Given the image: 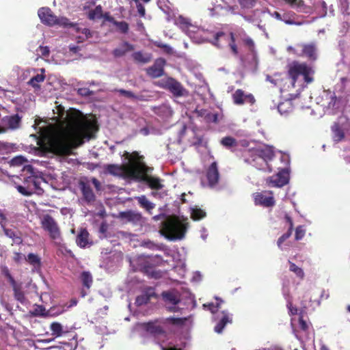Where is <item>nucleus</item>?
<instances>
[{
    "instance_id": "obj_35",
    "label": "nucleus",
    "mask_w": 350,
    "mask_h": 350,
    "mask_svg": "<svg viewBox=\"0 0 350 350\" xmlns=\"http://www.w3.org/2000/svg\"><path fill=\"white\" fill-rule=\"evenodd\" d=\"M297 323L299 324V327L301 329L306 331L308 327V325L306 323V321L304 320L303 317L301 316H295L291 318V325L293 327H295L297 325Z\"/></svg>"
},
{
    "instance_id": "obj_44",
    "label": "nucleus",
    "mask_w": 350,
    "mask_h": 350,
    "mask_svg": "<svg viewBox=\"0 0 350 350\" xmlns=\"http://www.w3.org/2000/svg\"><path fill=\"white\" fill-rule=\"evenodd\" d=\"M66 311L64 306H55L51 308L47 312L48 317H56Z\"/></svg>"
},
{
    "instance_id": "obj_30",
    "label": "nucleus",
    "mask_w": 350,
    "mask_h": 350,
    "mask_svg": "<svg viewBox=\"0 0 350 350\" xmlns=\"http://www.w3.org/2000/svg\"><path fill=\"white\" fill-rule=\"evenodd\" d=\"M293 104L291 100H286L278 105V111L282 116H287L293 111Z\"/></svg>"
},
{
    "instance_id": "obj_31",
    "label": "nucleus",
    "mask_w": 350,
    "mask_h": 350,
    "mask_svg": "<svg viewBox=\"0 0 350 350\" xmlns=\"http://www.w3.org/2000/svg\"><path fill=\"white\" fill-rule=\"evenodd\" d=\"M133 59L139 63L146 64L149 62L152 59V55L150 53H142V51L135 52L132 54Z\"/></svg>"
},
{
    "instance_id": "obj_34",
    "label": "nucleus",
    "mask_w": 350,
    "mask_h": 350,
    "mask_svg": "<svg viewBox=\"0 0 350 350\" xmlns=\"http://www.w3.org/2000/svg\"><path fill=\"white\" fill-rule=\"evenodd\" d=\"M25 260L32 266H33L34 269L38 270L40 267L41 262L40 258L38 255L34 254L33 253H30L27 255Z\"/></svg>"
},
{
    "instance_id": "obj_63",
    "label": "nucleus",
    "mask_w": 350,
    "mask_h": 350,
    "mask_svg": "<svg viewBox=\"0 0 350 350\" xmlns=\"http://www.w3.org/2000/svg\"><path fill=\"white\" fill-rule=\"evenodd\" d=\"M92 183L96 189H98V190L100 189V182L96 178H93L92 179Z\"/></svg>"
},
{
    "instance_id": "obj_23",
    "label": "nucleus",
    "mask_w": 350,
    "mask_h": 350,
    "mask_svg": "<svg viewBox=\"0 0 350 350\" xmlns=\"http://www.w3.org/2000/svg\"><path fill=\"white\" fill-rule=\"evenodd\" d=\"M165 61L163 59H158L156 60L154 64L147 69L148 75L153 78H157L163 75V66Z\"/></svg>"
},
{
    "instance_id": "obj_26",
    "label": "nucleus",
    "mask_w": 350,
    "mask_h": 350,
    "mask_svg": "<svg viewBox=\"0 0 350 350\" xmlns=\"http://www.w3.org/2000/svg\"><path fill=\"white\" fill-rule=\"evenodd\" d=\"M133 50L134 46L133 44L124 42L113 51V55L116 57H120Z\"/></svg>"
},
{
    "instance_id": "obj_36",
    "label": "nucleus",
    "mask_w": 350,
    "mask_h": 350,
    "mask_svg": "<svg viewBox=\"0 0 350 350\" xmlns=\"http://www.w3.org/2000/svg\"><path fill=\"white\" fill-rule=\"evenodd\" d=\"M140 206L147 211L152 210L154 204L150 202L145 196H141L136 198Z\"/></svg>"
},
{
    "instance_id": "obj_37",
    "label": "nucleus",
    "mask_w": 350,
    "mask_h": 350,
    "mask_svg": "<svg viewBox=\"0 0 350 350\" xmlns=\"http://www.w3.org/2000/svg\"><path fill=\"white\" fill-rule=\"evenodd\" d=\"M75 30L77 33H81V35L78 36V42H82L85 39H88V38L92 36V33L90 29L83 28L80 29L79 27H75Z\"/></svg>"
},
{
    "instance_id": "obj_24",
    "label": "nucleus",
    "mask_w": 350,
    "mask_h": 350,
    "mask_svg": "<svg viewBox=\"0 0 350 350\" xmlns=\"http://www.w3.org/2000/svg\"><path fill=\"white\" fill-rule=\"evenodd\" d=\"M1 227L4 232L5 235L11 239L13 241V243L19 245L22 243L23 239L21 237V232L14 229H10L5 227L3 224H1Z\"/></svg>"
},
{
    "instance_id": "obj_41",
    "label": "nucleus",
    "mask_w": 350,
    "mask_h": 350,
    "mask_svg": "<svg viewBox=\"0 0 350 350\" xmlns=\"http://www.w3.org/2000/svg\"><path fill=\"white\" fill-rule=\"evenodd\" d=\"M45 76L44 74H38L35 77H32L28 82V84L31 85L35 88H39V83L44 81Z\"/></svg>"
},
{
    "instance_id": "obj_6",
    "label": "nucleus",
    "mask_w": 350,
    "mask_h": 350,
    "mask_svg": "<svg viewBox=\"0 0 350 350\" xmlns=\"http://www.w3.org/2000/svg\"><path fill=\"white\" fill-rule=\"evenodd\" d=\"M145 169L139 162H133L124 165L111 164L105 167V172L108 174L131 178L142 176Z\"/></svg>"
},
{
    "instance_id": "obj_53",
    "label": "nucleus",
    "mask_w": 350,
    "mask_h": 350,
    "mask_svg": "<svg viewBox=\"0 0 350 350\" xmlns=\"http://www.w3.org/2000/svg\"><path fill=\"white\" fill-rule=\"evenodd\" d=\"M306 233V229L302 226H299L296 228L295 230V239L300 240L301 239Z\"/></svg>"
},
{
    "instance_id": "obj_64",
    "label": "nucleus",
    "mask_w": 350,
    "mask_h": 350,
    "mask_svg": "<svg viewBox=\"0 0 350 350\" xmlns=\"http://www.w3.org/2000/svg\"><path fill=\"white\" fill-rule=\"evenodd\" d=\"M329 296V295L328 292L325 290H323L321 291V293L320 295V299H328Z\"/></svg>"
},
{
    "instance_id": "obj_20",
    "label": "nucleus",
    "mask_w": 350,
    "mask_h": 350,
    "mask_svg": "<svg viewBox=\"0 0 350 350\" xmlns=\"http://www.w3.org/2000/svg\"><path fill=\"white\" fill-rule=\"evenodd\" d=\"M234 1V0H216V4L214 7L208 9L210 15L214 16L217 14L218 9H224L228 12L234 14L235 8L231 5Z\"/></svg>"
},
{
    "instance_id": "obj_27",
    "label": "nucleus",
    "mask_w": 350,
    "mask_h": 350,
    "mask_svg": "<svg viewBox=\"0 0 350 350\" xmlns=\"http://www.w3.org/2000/svg\"><path fill=\"white\" fill-rule=\"evenodd\" d=\"M291 5L297 9L298 12H304L306 14H311L312 9L310 7L306 5L302 0H286Z\"/></svg>"
},
{
    "instance_id": "obj_4",
    "label": "nucleus",
    "mask_w": 350,
    "mask_h": 350,
    "mask_svg": "<svg viewBox=\"0 0 350 350\" xmlns=\"http://www.w3.org/2000/svg\"><path fill=\"white\" fill-rule=\"evenodd\" d=\"M174 23L196 43H202L211 39L210 32L193 24L188 18L180 15L175 18Z\"/></svg>"
},
{
    "instance_id": "obj_45",
    "label": "nucleus",
    "mask_w": 350,
    "mask_h": 350,
    "mask_svg": "<svg viewBox=\"0 0 350 350\" xmlns=\"http://www.w3.org/2000/svg\"><path fill=\"white\" fill-rule=\"evenodd\" d=\"M52 334L56 337L60 336L62 334V326L59 323L53 322L50 326Z\"/></svg>"
},
{
    "instance_id": "obj_48",
    "label": "nucleus",
    "mask_w": 350,
    "mask_h": 350,
    "mask_svg": "<svg viewBox=\"0 0 350 350\" xmlns=\"http://www.w3.org/2000/svg\"><path fill=\"white\" fill-rule=\"evenodd\" d=\"M217 304L216 305H214L213 304H204V308H207L213 314L216 313V312L218 310L219 308L220 307V304L223 302V301L217 297H216Z\"/></svg>"
},
{
    "instance_id": "obj_10",
    "label": "nucleus",
    "mask_w": 350,
    "mask_h": 350,
    "mask_svg": "<svg viewBox=\"0 0 350 350\" xmlns=\"http://www.w3.org/2000/svg\"><path fill=\"white\" fill-rule=\"evenodd\" d=\"M181 321L180 319L168 318L163 323H148L146 325V330L155 336L163 334L167 329L168 325H176Z\"/></svg>"
},
{
    "instance_id": "obj_54",
    "label": "nucleus",
    "mask_w": 350,
    "mask_h": 350,
    "mask_svg": "<svg viewBox=\"0 0 350 350\" xmlns=\"http://www.w3.org/2000/svg\"><path fill=\"white\" fill-rule=\"evenodd\" d=\"M2 273L8 278L10 284H14L16 281L10 273L8 268L5 266L1 268Z\"/></svg>"
},
{
    "instance_id": "obj_14",
    "label": "nucleus",
    "mask_w": 350,
    "mask_h": 350,
    "mask_svg": "<svg viewBox=\"0 0 350 350\" xmlns=\"http://www.w3.org/2000/svg\"><path fill=\"white\" fill-rule=\"evenodd\" d=\"M145 167L144 173L142 176L135 177L134 178L142 179L147 183L149 187L153 189H160L163 188V185L161 183V179L157 177L148 176V173L152 171V168L147 167L144 163H141Z\"/></svg>"
},
{
    "instance_id": "obj_15",
    "label": "nucleus",
    "mask_w": 350,
    "mask_h": 350,
    "mask_svg": "<svg viewBox=\"0 0 350 350\" xmlns=\"http://www.w3.org/2000/svg\"><path fill=\"white\" fill-rule=\"evenodd\" d=\"M254 203L265 207L272 206L275 204L273 193L271 191H262L254 194Z\"/></svg>"
},
{
    "instance_id": "obj_62",
    "label": "nucleus",
    "mask_w": 350,
    "mask_h": 350,
    "mask_svg": "<svg viewBox=\"0 0 350 350\" xmlns=\"http://www.w3.org/2000/svg\"><path fill=\"white\" fill-rule=\"evenodd\" d=\"M10 146L8 144L0 142V150L6 151L9 149Z\"/></svg>"
},
{
    "instance_id": "obj_29",
    "label": "nucleus",
    "mask_w": 350,
    "mask_h": 350,
    "mask_svg": "<svg viewBox=\"0 0 350 350\" xmlns=\"http://www.w3.org/2000/svg\"><path fill=\"white\" fill-rule=\"evenodd\" d=\"M89 233L85 229H81L79 234L77 237L76 242L81 247H85L91 243L88 239Z\"/></svg>"
},
{
    "instance_id": "obj_17",
    "label": "nucleus",
    "mask_w": 350,
    "mask_h": 350,
    "mask_svg": "<svg viewBox=\"0 0 350 350\" xmlns=\"http://www.w3.org/2000/svg\"><path fill=\"white\" fill-rule=\"evenodd\" d=\"M2 122L4 127L0 126V133H5L6 129L14 130L20 126L21 118L18 115L5 116L3 118Z\"/></svg>"
},
{
    "instance_id": "obj_55",
    "label": "nucleus",
    "mask_w": 350,
    "mask_h": 350,
    "mask_svg": "<svg viewBox=\"0 0 350 350\" xmlns=\"http://www.w3.org/2000/svg\"><path fill=\"white\" fill-rule=\"evenodd\" d=\"M267 80L270 83L274 84L275 85H279L280 81V75L277 74L275 75L273 77L267 76Z\"/></svg>"
},
{
    "instance_id": "obj_43",
    "label": "nucleus",
    "mask_w": 350,
    "mask_h": 350,
    "mask_svg": "<svg viewBox=\"0 0 350 350\" xmlns=\"http://www.w3.org/2000/svg\"><path fill=\"white\" fill-rule=\"evenodd\" d=\"M103 15V10L100 5L96 6L94 10L90 11L88 17L90 19L94 20L100 18Z\"/></svg>"
},
{
    "instance_id": "obj_58",
    "label": "nucleus",
    "mask_w": 350,
    "mask_h": 350,
    "mask_svg": "<svg viewBox=\"0 0 350 350\" xmlns=\"http://www.w3.org/2000/svg\"><path fill=\"white\" fill-rule=\"evenodd\" d=\"M282 21H284L287 25H301L303 24L302 22H295L293 20L288 19L286 16H284V18L282 19Z\"/></svg>"
},
{
    "instance_id": "obj_18",
    "label": "nucleus",
    "mask_w": 350,
    "mask_h": 350,
    "mask_svg": "<svg viewBox=\"0 0 350 350\" xmlns=\"http://www.w3.org/2000/svg\"><path fill=\"white\" fill-rule=\"evenodd\" d=\"M234 103L237 105H243L250 103L251 105L255 103V98L252 94H245L241 90H237L232 95Z\"/></svg>"
},
{
    "instance_id": "obj_11",
    "label": "nucleus",
    "mask_w": 350,
    "mask_h": 350,
    "mask_svg": "<svg viewBox=\"0 0 350 350\" xmlns=\"http://www.w3.org/2000/svg\"><path fill=\"white\" fill-rule=\"evenodd\" d=\"M212 43L217 46H223L226 44H228L234 54L238 53L237 47L234 44V39L232 33L226 34L223 32L217 33L214 36V40Z\"/></svg>"
},
{
    "instance_id": "obj_52",
    "label": "nucleus",
    "mask_w": 350,
    "mask_h": 350,
    "mask_svg": "<svg viewBox=\"0 0 350 350\" xmlns=\"http://www.w3.org/2000/svg\"><path fill=\"white\" fill-rule=\"evenodd\" d=\"M241 6L243 8H251L256 4V0H239Z\"/></svg>"
},
{
    "instance_id": "obj_28",
    "label": "nucleus",
    "mask_w": 350,
    "mask_h": 350,
    "mask_svg": "<svg viewBox=\"0 0 350 350\" xmlns=\"http://www.w3.org/2000/svg\"><path fill=\"white\" fill-rule=\"evenodd\" d=\"M11 286L14 291V298L21 304H25L27 299L21 289V285L15 282L14 284H11Z\"/></svg>"
},
{
    "instance_id": "obj_2",
    "label": "nucleus",
    "mask_w": 350,
    "mask_h": 350,
    "mask_svg": "<svg viewBox=\"0 0 350 350\" xmlns=\"http://www.w3.org/2000/svg\"><path fill=\"white\" fill-rule=\"evenodd\" d=\"M314 70L306 63L293 61L288 65V74L291 79L293 86L295 83L304 89L308 83L313 81Z\"/></svg>"
},
{
    "instance_id": "obj_12",
    "label": "nucleus",
    "mask_w": 350,
    "mask_h": 350,
    "mask_svg": "<svg viewBox=\"0 0 350 350\" xmlns=\"http://www.w3.org/2000/svg\"><path fill=\"white\" fill-rule=\"evenodd\" d=\"M166 307L170 311H176V305L180 301V293L176 289L164 291L161 294Z\"/></svg>"
},
{
    "instance_id": "obj_40",
    "label": "nucleus",
    "mask_w": 350,
    "mask_h": 350,
    "mask_svg": "<svg viewBox=\"0 0 350 350\" xmlns=\"http://www.w3.org/2000/svg\"><path fill=\"white\" fill-rule=\"evenodd\" d=\"M333 139L335 142H339L344 137L343 132L340 129L338 124H334L332 127Z\"/></svg>"
},
{
    "instance_id": "obj_39",
    "label": "nucleus",
    "mask_w": 350,
    "mask_h": 350,
    "mask_svg": "<svg viewBox=\"0 0 350 350\" xmlns=\"http://www.w3.org/2000/svg\"><path fill=\"white\" fill-rule=\"evenodd\" d=\"M191 215L193 220H199L206 216V213L201 208L195 206L191 208Z\"/></svg>"
},
{
    "instance_id": "obj_19",
    "label": "nucleus",
    "mask_w": 350,
    "mask_h": 350,
    "mask_svg": "<svg viewBox=\"0 0 350 350\" xmlns=\"http://www.w3.org/2000/svg\"><path fill=\"white\" fill-rule=\"evenodd\" d=\"M206 178L208 186L211 188L215 187L219 182V174L216 162H213L207 170Z\"/></svg>"
},
{
    "instance_id": "obj_46",
    "label": "nucleus",
    "mask_w": 350,
    "mask_h": 350,
    "mask_svg": "<svg viewBox=\"0 0 350 350\" xmlns=\"http://www.w3.org/2000/svg\"><path fill=\"white\" fill-rule=\"evenodd\" d=\"M27 163V160L26 158L21 155L14 157L10 161L12 166H21L26 164Z\"/></svg>"
},
{
    "instance_id": "obj_9",
    "label": "nucleus",
    "mask_w": 350,
    "mask_h": 350,
    "mask_svg": "<svg viewBox=\"0 0 350 350\" xmlns=\"http://www.w3.org/2000/svg\"><path fill=\"white\" fill-rule=\"evenodd\" d=\"M42 228L48 232L49 237L57 241L61 238L59 228L55 219L49 215H44L40 220Z\"/></svg>"
},
{
    "instance_id": "obj_42",
    "label": "nucleus",
    "mask_w": 350,
    "mask_h": 350,
    "mask_svg": "<svg viewBox=\"0 0 350 350\" xmlns=\"http://www.w3.org/2000/svg\"><path fill=\"white\" fill-rule=\"evenodd\" d=\"M289 263V270L292 272H293L297 277L299 278L300 279H303L304 277V272L303 269L297 266L295 263L291 262V261H288Z\"/></svg>"
},
{
    "instance_id": "obj_7",
    "label": "nucleus",
    "mask_w": 350,
    "mask_h": 350,
    "mask_svg": "<svg viewBox=\"0 0 350 350\" xmlns=\"http://www.w3.org/2000/svg\"><path fill=\"white\" fill-rule=\"evenodd\" d=\"M46 182L42 177L31 176L27 177L23 185H17V191L23 196H29L33 193L41 195L43 193L42 185Z\"/></svg>"
},
{
    "instance_id": "obj_22",
    "label": "nucleus",
    "mask_w": 350,
    "mask_h": 350,
    "mask_svg": "<svg viewBox=\"0 0 350 350\" xmlns=\"http://www.w3.org/2000/svg\"><path fill=\"white\" fill-rule=\"evenodd\" d=\"M166 85L168 90L176 96H187L188 94L187 91L179 82L172 79L167 81Z\"/></svg>"
},
{
    "instance_id": "obj_56",
    "label": "nucleus",
    "mask_w": 350,
    "mask_h": 350,
    "mask_svg": "<svg viewBox=\"0 0 350 350\" xmlns=\"http://www.w3.org/2000/svg\"><path fill=\"white\" fill-rule=\"evenodd\" d=\"M25 258L26 257L23 254L20 252H14L13 260L16 263H20L23 260H25Z\"/></svg>"
},
{
    "instance_id": "obj_51",
    "label": "nucleus",
    "mask_w": 350,
    "mask_h": 350,
    "mask_svg": "<svg viewBox=\"0 0 350 350\" xmlns=\"http://www.w3.org/2000/svg\"><path fill=\"white\" fill-rule=\"evenodd\" d=\"M31 314L34 316H46V312H45V308L42 306L36 305L33 311L31 312Z\"/></svg>"
},
{
    "instance_id": "obj_32",
    "label": "nucleus",
    "mask_w": 350,
    "mask_h": 350,
    "mask_svg": "<svg viewBox=\"0 0 350 350\" xmlns=\"http://www.w3.org/2000/svg\"><path fill=\"white\" fill-rule=\"evenodd\" d=\"M121 217L125 220L135 224L140 222L142 218L141 214L133 211L122 213Z\"/></svg>"
},
{
    "instance_id": "obj_25",
    "label": "nucleus",
    "mask_w": 350,
    "mask_h": 350,
    "mask_svg": "<svg viewBox=\"0 0 350 350\" xmlns=\"http://www.w3.org/2000/svg\"><path fill=\"white\" fill-rule=\"evenodd\" d=\"M79 187L83 194V199L88 203L94 202L95 200V195L90 186L84 182H80Z\"/></svg>"
},
{
    "instance_id": "obj_57",
    "label": "nucleus",
    "mask_w": 350,
    "mask_h": 350,
    "mask_svg": "<svg viewBox=\"0 0 350 350\" xmlns=\"http://www.w3.org/2000/svg\"><path fill=\"white\" fill-rule=\"evenodd\" d=\"M149 298L146 295L138 296L136 298V304L138 306L146 304L148 301Z\"/></svg>"
},
{
    "instance_id": "obj_47",
    "label": "nucleus",
    "mask_w": 350,
    "mask_h": 350,
    "mask_svg": "<svg viewBox=\"0 0 350 350\" xmlns=\"http://www.w3.org/2000/svg\"><path fill=\"white\" fill-rule=\"evenodd\" d=\"M221 144L226 147V148H232L234 146H237V142L236 140L231 137H224L221 140Z\"/></svg>"
},
{
    "instance_id": "obj_33",
    "label": "nucleus",
    "mask_w": 350,
    "mask_h": 350,
    "mask_svg": "<svg viewBox=\"0 0 350 350\" xmlns=\"http://www.w3.org/2000/svg\"><path fill=\"white\" fill-rule=\"evenodd\" d=\"M285 219L286 220V221L289 224V228H288V230L286 233L284 234L281 237H280V239H278V246L279 247H281V245L282 243L286 240L288 238L290 237V236L292 234V230H293V221L291 219V218L288 216V215H286L285 217Z\"/></svg>"
},
{
    "instance_id": "obj_38",
    "label": "nucleus",
    "mask_w": 350,
    "mask_h": 350,
    "mask_svg": "<svg viewBox=\"0 0 350 350\" xmlns=\"http://www.w3.org/2000/svg\"><path fill=\"white\" fill-rule=\"evenodd\" d=\"M81 279L83 286L89 289L93 282L92 274L89 271H83L81 275Z\"/></svg>"
},
{
    "instance_id": "obj_60",
    "label": "nucleus",
    "mask_w": 350,
    "mask_h": 350,
    "mask_svg": "<svg viewBox=\"0 0 350 350\" xmlns=\"http://www.w3.org/2000/svg\"><path fill=\"white\" fill-rule=\"evenodd\" d=\"M78 93L82 96H89L92 94L90 90L88 88H79Z\"/></svg>"
},
{
    "instance_id": "obj_16",
    "label": "nucleus",
    "mask_w": 350,
    "mask_h": 350,
    "mask_svg": "<svg viewBox=\"0 0 350 350\" xmlns=\"http://www.w3.org/2000/svg\"><path fill=\"white\" fill-rule=\"evenodd\" d=\"M297 47L300 48L295 52L297 55L306 56L310 59H317V49L314 44H298Z\"/></svg>"
},
{
    "instance_id": "obj_59",
    "label": "nucleus",
    "mask_w": 350,
    "mask_h": 350,
    "mask_svg": "<svg viewBox=\"0 0 350 350\" xmlns=\"http://www.w3.org/2000/svg\"><path fill=\"white\" fill-rule=\"evenodd\" d=\"M39 51L44 57H47L49 55V49L48 46H40Z\"/></svg>"
},
{
    "instance_id": "obj_21",
    "label": "nucleus",
    "mask_w": 350,
    "mask_h": 350,
    "mask_svg": "<svg viewBox=\"0 0 350 350\" xmlns=\"http://www.w3.org/2000/svg\"><path fill=\"white\" fill-rule=\"evenodd\" d=\"M214 319L219 320L218 323L215 327V332L218 334L221 333L226 324L230 323L232 321L230 314L226 311L217 313L214 316Z\"/></svg>"
},
{
    "instance_id": "obj_49",
    "label": "nucleus",
    "mask_w": 350,
    "mask_h": 350,
    "mask_svg": "<svg viewBox=\"0 0 350 350\" xmlns=\"http://www.w3.org/2000/svg\"><path fill=\"white\" fill-rule=\"evenodd\" d=\"M113 24L117 27V28L122 33H126L129 30V25L127 23L124 21H113Z\"/></svg>"
},
{
    "instance_id": "obj_1",
    "label": "nucleus",
    "mask_w": 350,
    "mask_h": 350,
    "mask_svg": "<svg viewBox=\"0 0 350 350\" xmlns=\"http://www.w3.org/2000/svg\"><path fill=\"white\" fill-rule=\"evenodd\" d=\"M56 113L57 126L49 125L46 129L40 127L39 132L44 142L57 154H69L72 149L82 145L84 139L89 140L97 130L95 123L79 110L65 111L58 106Z\"/></svg>"
},
{
    "instance_id": "obj_3",
    "label": "nucleus",
    "mask_w": 350,
    "mask_h": 350,
    "mask_svg": "<svg viewBox=\"0 0 350 350\" xmlns=\"http://www.w3.org/2000/svg\"><path fill=\"white\" fill-rule=\"evenodd\" d=\"M249 157L245 158V161L258 170L271 172L272 171L269 162L274 157L273 148L271 146L263 145L249 150Z\"/></svg>"
},
{
    "instance_id": "obj_50",
    "label": "nucleus",
    "mask_w": 350,
    "mask_h": 350,
    "mask_svg": "<svg viewBox=\"0 0 350 350\" xmlns=\"http://www.w3.org/2000/svg\"><path fill=\"white\" fill-rule=\"evenodd\" d=\"M118 92L126 97L136 99V100H144L142 96H135L132 92L124 90H119Z\"/></svg>"
},
{
    "instance_id": "obj_8",
    "label": "nucleus",
    "mask_w": 350,
    "mask_h": 350,
    "mask_svg": "<svg viewBox=\"0 0 350 350\" xmlns=\"http://www.w3.org/2000/svg\"><path fill=\"white\" fill-rule=\"evenodd\" d=\"M38 16L41 22L49 26L59 25L64 27H74L66 17H57L47 8H42L38 10Z\"/></svg>"
},
{
    "instance_id": "obj_13",
    "label": "nucleus",
    "mask_w": 350,
    "mask_h": 350,
    "mask_svg": "<svg viewBox=\"0 0 350 350\" xmlns=\"http://www.w3.org/2000/svg\"><path fill=\"white\" fill-rule=\"evenodd\" d=\"M289 180V172L288 169L280 170L275 176L269 177L267 183L270 187H282L286 185Z\"/></svg>"
},
{
    "instance_id": "obj_61",
    "label": "nucleus",
    "mask_w": 350,
    "mask_h": 350,
    "mask_svg": "<svg viewBox=\"0 0 350 350\" xmlns=\"http://www.w3.org/2000/svg\"><path fill=\"white\" fill-rule=\"evenodd\" d=\"M288 308L289 310V313L291 315H295L297 314V310L295 308H293L291 304H288Z\"/></svg>"
},
{
    "instance_id": "obj_5",
    "label": "nucleus",
    "mask_w": 350,
    "mask_h": 350,
    "mask_svg": "<svg viewBox=\"0 0 350 350\" xmlns=\"http://www.w3.org/2000/svg\"><path fill=\"white\" fill-rule=\"evenodd\" d=\"M187 224L176 217H170L162 223L160 230L161 234L169 240H177L184 238Z\"/></svg>"
}]
</instances>
